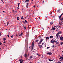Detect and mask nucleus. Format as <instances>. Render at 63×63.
<instances>
[{
  "mask_svg": "<svg viewBox=\"0 0 63 63\" xmlns=\"http://www.w3.org/2000/svg\"><path fill=\"white\" fill-rule=\"evenodd\" d=\"M63 13H62L61 14V15L62 16V15H63Z\"/></svg>",
  "mask_w": 63,
  "mask_h": 63,
  "instance_id": "40",
  "label": "nucleus"
},
{
  "mask_svg": "<svg viewBox=\"0 0 63 63\" xmlns=\"http://www.w3.org/2000/svg\"><path fill=\"white\" fill-rule=\"evenodd\" d=\"M62 52L63 53V51H62Z\"/></svg>",
  "mask_w": 63,
  "mask_h": 63,
  "instance_id": "64",
  "label": "nucleus"
},
{
  "mask_svg": "<svg viewBox=\"0 0 63 63\" xmlns=\"http://www.w3.org/2000/svg\"><path fill=\"white\" fill-rule=\"evenodd\" d=\"M57 63H61V62H59V63H58V62Z\"/></svg>",
  "mask_w": 63,
  "mask_h": 63,
  "instance_id": "45",
  "label": "nucleus"
},
{
  "mask_svg": "<svg viewBox=\"0 0 63 63\" xmlns=\"http://www.w3.org/2000/svg\"><path fill=\"white\" fill-rule=\"evenodd\" d=\"M43 3H44V1H43Z\"/></svg>",
  "mask_w": 63,
  "mask_h": 63,
  "instance_id": "48",
  "label": "nucleus"
},
{
  "mask_svg": "<svg viewBox=\"0 0 63 63\" xmlns=\"http://www.w3.org/2000/svg\"><path fill=\"white\" fill-rule=\"evenodd\" d=\"M38 41H39V40H36V42H38Z\"/></svg>",
  "mask_w": 63,
  "mask_h": 63,
  "instance_id": "29",
  "label": "nucleus"
},
{
  "mask_svg": "<svg viewBox=\"0 0 63 63\" xmlns=\"http://www.w3.org/2000/svg\"><path fill=\"white\" fill-rule=\"evenodd\" d=\"M33 7L35 8V5H34Z\"/></svg>",
  "mask_w": 63,
  "mask_h": 63,
  "instance_id": "47",
  "label": "nucleus"
},
{
  "mask_svg": "<svg viewBox=\"0 0 63 63\" xmlns=\"http://www.w3.org/2000/svg\"><path fill=\"white\" fill-rule=\"evenodd\" d=\"M59 34H58V33H57L56 35V36H57L56 37V38H58V36H59Z\"/></svg>",
  "mask_w": 63,
  "mask_h": 63,
  "instance_id": "5",
  "label": "nucleus"
},
{
  "mask_svg": "<svg viewBox=\"0 0 63 63\" xmlns=\"http://www.w3.org/2000/svg\"><path fill=\"white\" fill-rule=\"evenodd\" d=\"M27 55L26 54H25V57H27Z\"/></svg>",
  "mask_w": 63,
  "mask_h": 63,
  "instance_id": "19",
  "label": "nucleus"
},
{
  "mask_svg": "<svg viewBox=\"0 0 63 63\" xmlns=\"http://www.w3.org/2000/svg\"><path fill=\"white\" fill-rule=\"evenodd\" d=\"M60 44L61 45H63V42H61Z\"/></svg>",
  "mask_w": 63,
  "mask_h": 63,
  "instance_id": "23",
  "label": "nucleus"
},
{
  "mask_svg": "<svg viewBox=\"0 0 63 63\" xmlns=\"http://www.w3.org/2000/svg\"><path fill=\"white\" fill-rule=\"evenodd\" d=\"M41 47H43V46H42V45L41 46Z\"/></svg>",
  "mask_w": 63,
  "mask_h": 63,
  "instance_id": "52",
  "label": "nucleus"
},
{
  "mask_svg": "<svg viewBox=\"0 0 63 63\" xmlns=\"http://www.w3.org/2000/svg\"><path fill=\"white\" fill-rule=\"evenodd\" d=\"M53 24V22H51L50 24L51 25H52V24Z\"/></svg>",
  "mask_w": 63,
  "mask_h": 63,
  "instance_id": "13",
  "label": "nucleus"
},
{
  "mask_svg": "<svg viewBox=\"0 0 63 63\" xmlns=\"http://www.w3.org/2000/svg\"><path fill=\"white\" fill-rule=\"evenodd\" d=\"M47 54H49L50 55H51V54H52V53L51 52L50 53H47Z\"/></svg>",
  "mask_w": 63,
  "mask_h": 63,
  "instance_id": "4",
  "label": "nucleus"
},
{
  "mask_svg": "<svg viewBox=\"0 0 63 63\" xmlns=\"http://www.w3.org/2000/svg\"><path fill=\"white\" fill-rule=\"evenodd\" d=\"M6 23L7 26H8V24H9V22H7Z\"/></svg>",
  "mask_w": 63,
  "mask_h": 63,
  "instance_id": "14",
  "label": "nucleus"
},
{
  "mask_svg": "<svg viewBox=\"0 0 63 63\" xmlns=\"http://www.w3.org/2000/svg\"><path fill=\"white\" fill-rule=\"evenodd\" d=\"M48 28H49V27H48Z\"/></svg>",
  "mask_w": 63,
  "mask_h": 63,
  "instance_id": "63",
  "label": "nucleus"
},
{
  "mask_svg": "<svg viewBox=\"0 0 63 63\" xmlns=\"http://www.w3.org/2000/svg\"><path fill=\"white\" fill-rule=\"evenodd\" d=\"M21 61H22V62H23V60H22Z\"/></svg>",
  "mask_w": 63,
  "mask_h": 63,
  "instance_id": "50",
  "label": "nucleus"
},
{
  "mask_svg": "<svg viewBox=\"0 0 63 63\" xmlns=\"http://www.w3.org/2000/svg\"><path fill=\"white\" fill-rule=\"evenodd\" d=\"M13 35H12L11 36V38H13Z\"/></svg>",
  "mask_w": 63,
  "mask_h": 63,
  "instance_id": "31",
  "label": "nucleus"
},
{
  "mask_svg": "<svg viewBox=\"0 0 63 63\" xmlns=\"http://www.w3.org/2000/svg\"><path fill=\"white\" fill-rule=\"evenodd\" d=\"M2 43H1V42H0V45H2Z\"/></svg>",
  "mask_w": 63,
  "mask_h": 63,
  "instance_id": "43",
  "label": "nucleus"
},
{
  "mask_svg": "<svg viewBox=\"0 0 63 63\" xmlns=\"http://www.w3.org/2000/svg\"><path fill=\"white\" fill-rule=\"evenodd\" d=\"M17 20H19V17H18L17 18Z\"/></svg>",
  "mask_w": 63,
  "mask_h": 63,
  "instance_id": "22",
  "label": "nucleus"
},
{
  "mask_svg": "<svg viewBox=\"0 0 63 63\" xmlns=\"http://www.w3.org/2000/svg\"><path fill=\"white\" fill-rule=\"evenodd\" d=\"M19 5H20V3H19L18 4V7H19Z\"/></svg>",
  "mask_w": 63,
  "mask_h": 63,
  "instance_id": "20",
  "label": "nucleus"
},
{
  "mask_svg": "<svg viewBox=\"0 0 63 63\" xmlns=\"http://www.w3.org/2000/svg\"><path fill=\"white\" fill-rule=\"evenodd\" d=\"M38 46H39V48H41V45L40 44H38Z\"/></svg>",
  "mask_w": 63,
  "mask_h": 63,
  "instance_id": "17",
  "label": "nucleus"
},
{
  "mask_svg": "<svg viewBox=\"0 0 63 63\" xmlns=\"http://www.w3.org/2000/svg\"><path fill=\"white\" fill-rule=\"evenodd\" d=\"M55 26H54V27L53 28H52V29L51 30H54L55 29Z\"/></svg>",
  "mask_w": 63,
  "mask_h": 63,
  "instance_id": "7",
  "label": "nucleus"
},
{
  "mask_svg": "<svg viewBox=\"0 0 63 63\" xmlns=\"http://www.w3.org/2000/svg\"><path fill=\"white\" fill-rule=\"evenodd\" d=\"M55 40H54L53 39H52L51 41V43L52 44H53V43H55Z\"/></svg>",
  "mask_w": 63,
  "mask_h": 63,
  "instance_id": "2",
  "label": "nucleus"
},
{
  "mask_svg": "<svg viewBox=\"0 0 63 63\" xmlns=\"http://www.w3.org/2000/svg\"><path fill=\"white\" fill-rule=\"evenodd\" d=\"M60 19L61 21H62V20H63V18H62L61 19Z\"/></svg>",
  "mask_w": 63,
  "mask_h": 63,
  "instance_id": "16",
  "label": "nucleus"
},
{
  "mask_svg": "<svg viewBox=\"0 0 63 63\" xmlns=\"http://www.w3.org/2000/svg\"><path fill=\"white\" fill-rule=\"evenodd\" d=\"M61 59V57H60V58H59V59Z\"/></svg>",
  "mask_w": 63,
  "mask_h": 63,
  "instance_id": "46",
  "label": "nucleus"
},
{
  "mask_svg": "<svg viewBox=\"0 0 63 63\" xmlns=\"http://www.w3.org/2000/svg\"><path fill=\"white\" fill-rule=\"evenodd\" d=\"M43 41V39H41L40 41V43H41Z\"/></svg>",
  "mask_w": 63,
  "mask_h": 63,
  "instance_id": "10",
  "label": "nucleus"
},
{
  "mask_svg": "<svg viewBox=\"0 0 63 63\" xmlns=\"http://www.w3.org/2000/svg\"><path fill=\"white\" fill-rule=\"evenodd\" d=\"M25 22L26 23H27V21H26V20H25Z\"/></svg>",
  "mask_w": 63,
  "mask_h": 63,
  "instance_id": "34",
  "label": "nucleus"
},
{
  "mask_svg": "<svg viewBox=\"0 0 63 63\" xmlns=\"http://www.w3.org/2000/svg\"><path fill=\"white\" fill-rule=\"evenodd\" d=\"M34 42H32V50H31V51H32L33 50V48H34Z\"/></svg>",
  "mask_w": 63,
  "mask_h": 63,
  "instance_id": "1",
  "label": "nucleus"
},
{
  "mask_svg": "<svg viewBox=\"0 0 63 63\" xmlns=\"http://www.w3.org/2000/svg\"><path fill=\"white\" fill-rule=\"evenodd\" d=\"M6 40V38H3V40H4V41H5V40Z\"/></svg>",
  "mask_w": 63,
  "mask_h": 63,
  "instance_id": "24",
  "label": "nucleus"
},
{
  "mask_svg": "<svg viewBox=\"0 0 63 63\" xmlns=\"http://www.w3.org/2000/svg\"><path fill=\"white\" fill-rule=\"evenodd\" d=\"M53 37L52 36H51L50 37V38H52Z\"/></svg>",
  "mask_w": 63,
  "mask_h": 63,
  "instance_id": "15",
  "label": "nucleus"
},
{
  "mask_svg": "<svg viewBox=\"0 0 63 63\" xmlns=\"http://www.w3.org/2000/svg\"><path fill=\"white\" fill-rule=\"evenodd\" d=\"M58 12H59V10H58Z\"/></svg>",
  "mask_w": 63,
  "mask_h": 63,
  "instance_id": "61",
  "label": "nucleus"
},
{
  "mask_svg": "<svg viewBox=\"0 0 63 63\" xmlns=\"http://www.w3.org/2000/svg\"><path fill=\"white\" fill-rule=\"evenodd\" d=\"M32 58H33V57L32 56H30V58L31 59Z\"/></svg>",
  "mask_w": 63,
  "mask_h": 63,
  "instance_id": "21",
  "label": "nucleus"
},
{
  "mask_svg": "<svg viewBox=\"0 0 63 63\" xmlns=\"http://www.w3.org/2000/svg\"><path fill=\"white\" fill-rule=\"evenodd\" d=\"M26 2H29V0H26Z\"/></svg>",
  "mask_w": 63,
  "mask_h": 63,
  "instance_id": "25",
  "label": "nucleus"
},
{
  "mask_svg": "<svg viewBox=\"0 0 63 63\" xmlns=\"http://www.w3.org/2000/svg\"><path fill=\"white\" fill-rule=\"evenodd\" d=\"M5 12V11H3V12Z\"/></svg>",
  "mask_w": 63,
  "mask_h": 63,
  "instance_id": "54",
  "label": "nucleus"
},
{
  "mask_svg": "<svg viewBox=\"0 0 63 63\" xmlns=\"http://www.w3.org/2000/svg\"><path fill=\"white\" fill-rule=\"evenodd\" d=\"M23 17H22V16L21 18V19H23Z\"/></svg>",
  "mask_w": 63,
  "mask_h": 63,
  "instance_id": "42",
  "label": "nucleus"
},
{
  "mask_svg": "<svg viewBox=\"0 0 63 63\" xmlns=\"http://www.w3.org/2000/svg\"><path fill=\"white\" fill-rule=\"evenodd\" d=\"M44 44V43H43L42 44V45H43V44Z\"/></svg>",
  "mask_w": 63,
  "mask_h": 63,
  "instance_id": "37",
  "label": "nucleus"
},
{
  "mask_svg": "<svg viewBox=\"0 0 63 63\" xmlns=\"http://www.w3.org/2000/svg\"><path fill=\"white\" fill-rule=\"evenodd\" d=\"M57 31V30H56V31Z\"/></svg>",
  "mask_w": 63,
  "mask_h": 63,
  "instance_id": "57",
  "label": "nucleus"
},
{
  "mask_svg": "<svg viewBox=\"0 0 63 63\" xmlns=\"http://www.w3.org/2000/svg\"><path fill=\"white\" fill-rule=\"evenodd\" d=\"M42 44V43H40V42H39V43H38V44Z\"/></svg>",
  "mask_w": 63,
  "mask_h": 63,
  "instance_id": "26",
  "label": "nucleus"
},
{
  "mask_svg": "<svg viewBox=\"0 0 63 63\" xmlns=\"http://www.w3.org/2000/svg\"><path fill=\"white\" fill-rule=\"evenodd\" d=\"M22 35V33L21 34L19 35V36H21Z\"/></svg>",
  "mask_w": 63,
  "mask_h": 63,
  "instance_id": "12",
  "label": "nucleus"
},
{
  "mask_svg": "<svg viewBox=\"0 0 63 63\" xmlns=\"http://www.w3.org/2000/svg\"><path fill=\"white\" fill-rule=\"evenodd\" d=\"M20 63H22V61H21L20 62Z\"/></svg>",
  "mask_w": 63,
  "mask_h": 63,
  "instance_id": "35",
  "label": "nucleus"
},
{
  "mask_svg": "<svg viewBox=\"0 0 63 63\" xmlns=\"http://www.w3.org/2000/svg\"><path fill=\"white\" fill-rule=\"evenodd\" d=\"M18 9H19V8L18 7L17 8Z\"/></svg>",
  "mask_w": 63,
  "mask_h": 63,
  "instance_id": "56",
  "label": "nucleus"
},
{
  "mask_svg": "<svg viewBox=\"0 0 63 63\" xmlns=\"http://www.w3.org/2000/svg\"><path fill=\"white\" fill-rule=\"evenodd\" d=\"M21 59H22V56L21 57Z\"/></svg>",
  "mask_w": 63,
  "mask_h": 63,
  "instance_id": "44",
  "label": "nucleus"
},
{
  "mask_svg": "<svg viewBox=\"0 0 63 63\" xmlns=\"http://www.w3.org/2000/svg\"><path fill=\"white\" fill-rule=\"evenodd\" d=\"M1 34H2V32H1L0 33V36H1Z\"/></svg>",
  "mask_w": 63,
  "mask_h": 63,
  "instance_id": "27",
  "label": "nucleus"
},
{
  "mask_svg": "<svg viewBox=\"0 0 63 63\" xmlns=\"http://www.w3.org/2000/svg\"><path fill=\"white\" fill-rule=\"evenodd\" d=\"M48 48H49V47H47V49H48Z\"/></svg>",
  "mask_w": 63,
  "mask_h": 63,
  "instance_id": "41",
  "label": "nucleus"
},
{
  "mask_svg": "<svg viewBox=\"0 0 63 63\" xmlns=\"http://www.w3.org/2000/svg\"><path fill=\"white\" fill-rule=\"evenodd\" d=\"M1 0V1H3V0Z\"/></svg>",
  "mask_w": 63,
  "mask_h": 63,
  "instance_id": "59",
  "label": "nucleus"
},
{
  "mask_svg": "<svg viewBox=\"0 0 63 63\" xmlns=\"http://www.w3.org/2000/svg\"><path fill=\"white\" fill-rule=\"evenodd\" d=\"M58 46L59 47V46H60V45H58Z\"/></svg>",
  "mask_w": 63,
  "mask_h": 63,
  "instance_id": "58",
  "label": "nucleus"
},
{
  "mask_svg": "<svg viewBox=\"0 0 63 63\" xmlns=\"http://www.w3.org/2000/svg\"><path fill=\"white\" fill-rule=\"evenodd\" d=\"M26 27H25L24 28V29H26Z\"/></svg>",
  "mask_w": 63,
  "mask_h": 63,
  "instance_id": "30",
  "label": "nucleus"
},
{
  "mask_svg": "<svg viewBox=\"0 0 63 63\" xmlns=\"http://www.w3.org/2000/svg\"><path fill=\"white\" fill-rule=\"evenodd\" d=\"M46 40H49V38L48 37H47L46 38Z\"/></svg>",
  "mask_w": 63,
  "mask_h": 63,
  "instance_id": "8",
  "label": "nucleus"
},
{
  "mask_svg": "<svg viewBox=\"0 0 63 63\" xmlns=\"http://www.w3.org/2000/svg\"><path fill=\"white\" fill-rule=\"evenodd\" d=\"M2 2L3 3H4V1H2Z\"/></svg>",
  "mask_w": 63,
  "mask_h": 63,
  "instance_id": "51",
  "label": "nucleus"
},
{
  "mask_svg": "<svg viewBox=\"0 0 63 63\" xmlns=\"http://www.w3.org/2000/svg\"><path fill=\"white\" fill-rule=\"evenodd\" d=\"M26 8H28V5H27L26 6Z\"/></svg>",
  "mask_w": 63,
  "mask_h": 63,
  "instance_id": "38",
  "label": "nucleus"
},
{
  "mask_svg": "<svg viewBox=\"0 0 63 63\" xmlns=\"http://www.w3.org/2000/svg\"><path fill=\"white\" fill-rule=\"evenodd\" d=\"M55 44H58L59 43L58 42H57L56 41H55Z\"/></svg>",
  "mask_w": 63,
  "mask_h": 63,
  "instance_id": "9",
  "label": "nucleus"
},
{
  "mask_svg": "<svg viewBox=\"0 0 63 63\" xmlns=\"http://www.w3.org/2000/svg\"><path fill=\"white\" fill-rule=\"evenodd\" d=\"M62 16V15H61L59 16V19H60V18H61V17Z\"/></svg>",
  "mask_w": 63,
  "mask_h": 63,
  "instance_id": "18",
  "label": "nucleus"
},
{
  "mask_svg": "<svg viewBox=\"0 0 63 63\" xmlns=\"http://www.w3.org/2000/svg\"><path fill=\"white\" fill-rule=\"evenodd\" d=\"M28 5V3H27V5Z\"/></svg>",
  "mask_w": 63,
  "mask_h": 63,
  "instance_id": "55",
  "label": "nucleus"
},
{
  "mask_svg": "<svg viewBox=\"0 0 63 63\" xmlns=\"http://www.w3.org/2000/svg\"><path fill=\"white\" fill-rule=\"evenodd\" d=\"M21 60H22V59H21L20 60H19V61H21Z\"/></svg>",
  "mask_w": 63,
  "mask_h": 63,
  "instance_id": "33",
  "label": "nucleus"
},
{
  "mask_svg": "<svg viewBox=\"0 0 63 63\" xmlns=\"http://www.w3.org/2000/svg\"><path fill=\"white\" fill-rule=\"evenodd\" d=\"M8 36V37H9V35H8L7 36Z\"/></svg>",
  "mask_w": 63,
  "mask_h": 63,
  "instance_id": "49",
  "label": "nucleus"
},
{
  "mask_svg": "<svg viewBox=\"0 0 63 63\" xmlns=\"http://www.w3.org/2000/svg\"><path fill=\"white\" fill-rule=\"evenodd\" d=\"M58 16V17L59 16L58 15V16Z\"/></svg>",
  "mask_w": 63,
  "mask_h": 63,
  "instance_id": "62",
  "label": "nucleus"
},
{
  "mask_svg": "<svg viewBox=\"0 0 63 63\" xmlns=\"http://www.w3.org/2000/svg\"><path fill=\"white\" fill-rule=\"evenodd\" d=\"M61 60H62V59H63V57H61Z\"/></svg>",
  "mask_w": 63,
  "mask_h": 63,
  "instance_id": "32",
  "label": "nucleus"
},
{
  "mask_svg": "<svg viewBox=\"0 0 63 63\" xmlns=\"http://www.w3.org/2000/svg\"><path fill=\"white\" fill-rule=\"evenodd\" d=\"M60 39L61 41H63V37H60Z\"/></svg>",
  "mask_w": 63,
  "mask_h": 63,
  "instance_id": "3",
  "label": "nucleus"
},
{
  "mask_svg": "<svg viewBox=\"0 0 63 63\" xmlns=\"http://www.w3.org/2000/svg\"><path fill=\"white\" fill-rule=\"evenodd\" d=\"M4 44H5L6 43V42L5 41H4V42H3Z\"/></svg>",
  "mask_w": 63,
  "mask_h": 63,
  "instance_id": "36",
  "label": "nucleus"
},
{
  "mask_svg": "<svg viewBox=\"0 0 63 63\" xmlns=\"http://www.w3.org/2000/svg\"><path fill=\"white\" fill-rule=\"evenodd\" d=\"M54 47V45H53L52 47L53 48V47Z\"/></svg>",
  "mask_w": 63,
  "mask_h": 63,
  "instance_id": "28",
  "label": "nucleus"
},
{
  "mask_svg": "<svg viewBox=\"0 0 63 63\" xmlns=\"http://www.w3.org/2000/svg\"><path fill=\"white\" fill-rule=\"evenodd\" d=\"M61 33V31H60L58 33V34H60Z\"/></svg>",
  "mask_w": 63,
  "mask_h": 63,
  "instance_id": "6",
  "label": "nucleus"
},
{
  "mask_svg": "<svg viewBox=\"0 0 63 63\" xmlns=\"http://www.w3.org/2000/svg\"><path fill=\"white\" fill-rule=\"evenodd\" d=\"M59 27H60V26L59 25Z\"/></svg>",
  "mask_w": 63,
  "mask_h": 63,
  "instance_id": "53",
  "label": "nucleus"
},
{
  "mask_svg": "<svg viewBox=\"0 0 63 63\" xmlns=\"http://www.w3.org/2000/svg\"><path fill=\"white\" fill-rule=\"evenodd\" d=\"M49 61H53V60H51L50 59H49Z\"/></svg>",
  "mask_w": 63,
  "mask_h": 63,
  "instance_id": "11",
  "label": "nucleus"
},
{
  "mask_svg": "<svg viewBox=\"0 0 63 63\" xmlns=\"http://www.w3.org/2000/svg\"><path fill=\"white\" fill-rule=\"evenodd\" d=\"M16 36H17V35L16 34Z\"/></svg>",
  "mask_w": 63,
  "mask_h": 63,
  "instance_id": "60",
  "label": "nucleus"
},
{
  "mask_svg": "<svg viewBox=\"0 0 63 63\" xmlns=\"http://www.w3.org/2000/svg\"><path fill=\"white\" fill-rule=\"evenodd\" d=\"M59 25H61L62 24H61V23H60L59 24Z\"/></svg>",
  "mask_w": 63,
  "mask_h": 63,
  "instance_id": "39",
  "label": "nucleus"
}]
</instances>
